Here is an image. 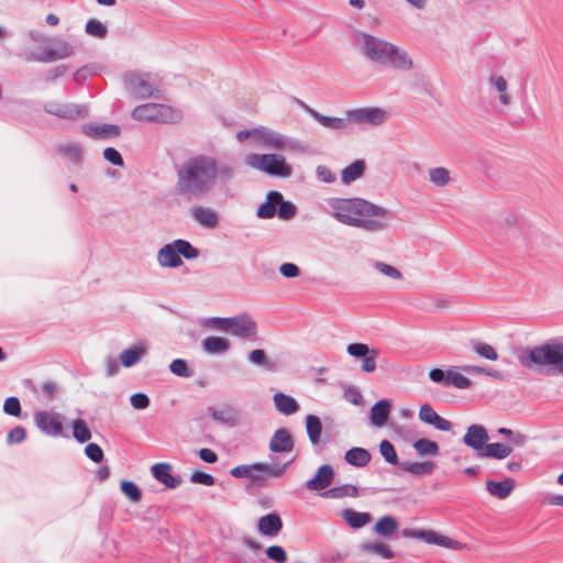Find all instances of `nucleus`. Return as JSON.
<instances>
[{
  "mask_svg": "<svg viewBox=\"0 0 563 563\" xmlns=\"http://www.w3.org/2000/svg\"><path fill=\"white\" fill-rule=\"evenodd\" d=\"M488 440L489 435L487 429L484 426L476 423L471 424L466 429V432L462 439L465 445L476 451L477 457L481 456V452H483V449H485Z\"/></svg>",
  "mask_w": 563,
  "mask_h": 563,
  "instance_id": "16",
  "label": "nucleus"
},
{
  "mask_svg": "<svg viewBox=\"0 0 563 563\" xmlns=\"http://www.w3.org/2000/svg\"><path fill=\"white\" fill-rule=\"evenodd\" d=\"M120 489L132 503H139L142 498V492L134 482L122 481Z\"/></svg>",
  "mask_w": 563,
  "mask_h": 563,
  "instance_id": "50",
  "label": "nucleus"
},
{
  "mask_svg": "<svg viewBox=\"0 0 563 563\" xmlns=\"http://www.w3.org/2000/svg\"><path fill=\"white\" fill-rule=\"evenodd\" d=\"M433 530H419V529H404L402 536L411 539H419L428 544H432L434 538Z\"/></svg>",
  "mask_w": 563,
  "mask_h": 563,
  "instance_id": "53",
  "label": "nucleus"
},
{
  "mask_svg": "<svg viewBox=\"0 0 563 563\" xmlns=\"http://www.w3.org/2000/svg\"><path fill=\"white\" fill-rule=\"evenodd\" d=\"M306 430L311 444L318 445L320 443V435L322 432V423L319 417L308 415L306 417Z\"/></svg>",
  "mask_w": 563,
  "mask_h": 563,
  "instance_id": "40",
  "label": "nucleus"
},
{
  "mask_svg": "<svg viewBox=\"0 0 563 563\" xmlns=\"http://www.w3.org/2000/svg\"><path fill=\"white\" fill-rule=\"evenodd\" d=\"M170 372L179 377L188 378L192 375V369L188 367V364L183 358L174 360L169 365Z\"/></svg>",
  "mask_w": 563,
  "mask_h": 563,
  "instance_id": "58",
  "label": "nucleus"
},
{
  "mask_svg": "<svg viewBox=\"0 0 563 563\" xmlns=\"http://www.w3.org/2000/svg\"><path fill=\"white\" fill-rule=\"evenodd\" d=\"M521 364L526 367L531 364L548 366L552 374L563 375V344L553 341L534 346L521 358Z\"/></svg>",
  "mask_w": 563,
  "mask_h": 563,
  "instance_id": "4",
  "label": "nucleus"
},
{
  "mask_svg": "<svg viewBox=\"0 0 563 563\" xmlns=\"http://www.w3.org/2000/svg\"><path fill=\"white\" fill-rule=\"evenodd\" d=\"M413 449L420 456H437L440 451L437 442L426 438L417 440L413 443Z\"/></svg>",
  "mask_w": 563,
  "mask_h": 563,
  "instance_id": "42",
  "label": "nucleus"
},
{
  "mask_svg": "<svg viewBox=\"0 0 563 563\" xmlns=\"http://www.w3.org/2000/svg\"><path fill=\"white\" fill-rule=\"evenodd\" d=\"M73 427V437L79 443H85L90 440L91 432L87 426V423L82 419H76L71 423Z\"/></svg>",
  "mask_w": 563,
  "mask_h": 563,
  "instance_id": "45",
  "label": "nucleus"
},
{
  "mask_svg": "<svg viewBox=\"0 0 563 563\" xmlns=\"http://www.w3.org/2000/svg\"><path fill=\"white\" fill-rule=\"evenodd\" d=\"M298 102L301 106V108L309 115H311L316 121H318L322 126H324L327 129H330L333 131H339V130L347 129L350 126L349 115H346V114L343 118L327 117V115L319 113L317 110L312 109L305 102H302V101H298Z\"/></svg>",
  "mask_w": 563,
  "mask_h": 563,
  "instance_id": "17",
  "label": "nucleus"
},
{
  "mask_svg": "<svg viewBox=\"0 0 563 563\" xmlns=\"http://www.w3.org/2000/svg\"><path fill=\"white\" fill-rule=\"evenodd\" d=\"M44 110L52 115L66 120H77L88 115V109L85 106L76 103H60L56 101L47 102Z\"/></svg>",
  "mask_w": 563,
  "mask_h": 563,
  "instance_id": "14",
  "label": "nucleus"
},
{
  "mask_svg": "<svg viewBox=\"0 0 563 563\" xmlns=\"http://www.w3.org/2000/svg\"><path fill=\"white\" fill-rule=\"evenodd\" d=\"M390 212L386 209V213L383 216H371L362 217L358 219L357 224L354 228L364 229L368 232H380L388 227V216Z\"/></svg>",
  "mask_w": 563,
  "mask_h": 563,
  "instance_id": "26",
  "label": "nucleus"
},
{
  "mask_svg": "<svg viewBox=\"0 0 563 563\" xmlns=\"http://www.w3.org/2000/svg\"><path fill=\"white\" fill-rule=\"evenodd\" d=\"M269 450L274 453H286L294 449V440L290 432L285 428L277 429L271 438Z\"/></svg>",
  "mask_w": 563,
  "mask_h": 563,
  "instance_id": "24",
  "label": "nucleus"
},
{
  "mask_svg": "<svg viewBox=\"0 0 563 563\" xmlns=\"http://www.w3.org/2000/svg\"><path fill=\"white\" fill-rule=\"evenodd\" d=\"M374 267L382 274L393 279H400L402 277L400 271L395 266L386 264L384 262H376Z\"/></svg>",
  "mask_w": 563,
  "mask_h": 563,
  "instance_id": "63",
  "label": "nucleus"
},
{
  "mask_svg": "<svg viewBox=\"0 0 563 563\" xmlns=\"http://www.w3.org/2000/svg\"><path fill=\"white\" fill-rule=\"evenodd\" d=\"M514 245L530 255L549 254L551 240L531 224L521 223L520 228L514 231Z\"/></svg>",
  "mask_w": 563,
  "mask_h": 563,
  "instance_id": "5",
  "label": "nucleus"
},
{
  "mask_svg": "<svg viewBox=\"0 0 563 563\" xmlns=\"http://www.w3.org/2000/svg\"><path fill=\"white\" fill-rule=\"evenodd\" d=\"M194 219L205 228L214 229L219 223V217L216 211L206 207H196L192 209Z\"/></svg>",
  "mask_w": 563,
  "mask_h": 563,
  "instance_id": "31",
  "label": "nucleus"
},
{
  "mask_svg": "<svg viewBox=\"0 0 563 563\" xmlns=\"http://www.w3.org/2000/svg\"><path fill=\"white\" fill-rule=\"evenodd\" d=\"M488 86L490 92L497 93L501 106L508 107L512 103V97L508 92L509 85L504 76L492 74L488 78Z\"/></svg>",
  "mask_w": 563,
  "mask_h": 563,
  "instance_id": "21",
  "label": "nucleus"
},
{
  "mask_svg": "<svg viewBox=\"0 0 563 563\" xmlns=\"http://www.w3.org/2000/svg\"><path fill=\"white\" fill-rule=\"evenodd\" d=\"M59 153L74 163H78L82 157V147L78 143L63 144L58 148Z\"/></svg>",
  "mask_w": 563,
  "mask_h": 563,
  "instance_id": "47",
  "label": "nucleus"
},
{
  "mask_svg": "<svg viewBox=\"0 0 563 563\" xmlns=\"http://www.w3.org/2000/svg\"><path fill=\"white\" fill-rule=\"evenodd\" d=\"M282 201V194L279 191H268L266 195V200L263 202L257 211L256 216L260 219H272L275 217L277 212V203Z\"/></svg>",
  "mask_w": 563,
  "mask_h": 563,
  "instance_id": "28",
  "label": "nucleus"
},
{
  "mask_svg": "<svg viewBox=\"0 0 563 563\" xmlns=\"http://www.w3.org/2000/svg\"><path fill=\"white\" fill-rule=\"evenodd\" d=\"M35 426L41 432L49 437L63 435V417L59 413L37 411L34 415Z\"/></svg>",
  "mask_w": 563,
  "mask_h": 563,
  "instance_id": "13",
  "label": "nucleus"
},
{
  "mask_svg": "<svg viewBox=\"0 0 563 563\" xmlns=\"http://www.w3.org/2000/svg\"><path fill=\"white\" fill-rule=\"evenodd\" d=\"M345 114L349 115L350 123L354 122L358 125L379 126L388 119L387 111L378 107L350 109Z\"/></svg>",
  "mask_w": 563,
  "mask_h": 563,
  "instance_id": "11",
  "label": "nucleus"
},
{
  "mask_svg": "<svg viewBox=\"0 0 563 563\" xmlns=\"http://www.w3.org/2000/svg\"><path fill=\"white\" fill-rule=\"evenodd\" d=\"M230 334L250 341L257 340V323L249 313L230 317Z\"/></svg>",
  "mask_w": 563,
  "mask_h": 563,
  "instance_id": "12",
  "label": "nucleus"
},
{
  "mask_svg": "<svg viewBox=\"0 0 563 563\" xmlns=\"http://www.w3.org/2000/svg\"><path fill=\"white\" fill-rule=\"evenodd\" d=\"M432 544H437V545H440V547H443L446 549H452V550H463L466 548V544H464L460 541L453 540L449 537L439 534L437 532H434V538H433Z\"/></svg>",
  "mask_w": 563,
  "mask_h": 563,
  "instance_id": "56",
  "label": "nucleus"
},
{
  "mask_svg": "<svg viewBox=\"0 0 563 563\" xmlns=\"http://www.w3.org/2000/svg\"><path fill=\"white\" fill-rule=\"evenodd\" d=\"M209 410H210L211 418L221 424L234 427L240 421L241 415H240L239 410H236L232 406H225L220 409L210 408Z\"/></svg>",
  "mask_w": 563,
  "mask_h": 563,
  "instance_id": "27",
  "label": "nucleus"
},
{
  "mask_svg": "<svg viewBox=\"0 0 563 563\" xmlns=\"http://www.w3.org/2000/svg\"><path fill=\"white\" fill-rule=\"evenodd\" d=\"M151 473L157 482L165 485L167 488L174 489L181 484L180 476L172 474V465L168 463L154 464L151 468Z\"/></svg>",
  "mask_w": 563,
  "mask_h": 563,
  "instance_id": "19",
  "label": "nucleus"
},
{
  "mask_svg": "<svg viewBox=\"0 0 563 563\" xmlns=\"http://www.w3.org/2000/svg\"><path fill=\"white\" fill-rule=\"evenodd\" d=\"M333 477L334 472L332 466L329 464L321 465L317 474L306 483V487L309 490H324L331 485Z\"/></svg>",
  "mask_w": 563,
  "mask_h": 563,
  "instance_id": "22",
  "label": "nucleus"
},
{
  "mask_svg": "<svg viewBox=\"0 0 563 563\" xmlns=\"http://www.w3.org/2000/svg\"><path fill=\"white\" fill-rule=\"evenodd\" d=\"M344 399L355 406H361L364 402L362 393L354 386L344 388Z\"/></svg>",
  "mask_w": 563,
  "mask_h": 563,
  "instance_id": "62",
  "label": "nucleus"
},
{
  "mask_svg": "<svg viewBox=\"0 0 563 563\" xmlns=\"http://www.w3.org/2000/svg\"><path fill=\"white\" fill-rule=\"evenodd\" d=\"M174 246L177 247L179 257L186 260H195L199 256V250L195 247L189 241L184 239H177L174 241Z\"/></svg>",
  "mask_w": 563,
  "mask_h": 563,
  "instance_id": "44",
  "label": "nucleus"
},
{
  "mask_svg": "<svg viewBox=\"0 0 563 563\" xmlns=\"http://www.w3.org/2000/svg\"><path fill=\"white\" fill-rule=\"evenodd\" d=\"M206 327L229 332V325H230V317L229 318H222V317H212L206 320L205 322Z\"/></svg>",
  "mask_w": 563,
  "mask_h": 563,
  "instance_id": "64",
  "label": "nucleus"
},
{
  "mask_svg": "<svg viewBox=\"0 0 563 563\" xmlns=\"http://www.w3.org/2000/svg\"><path fill=\"white\" fill-rule=\"evenodd\" d=\"M3 411L4 413L12 416V417H20L21 416V404L18 397L11 396L8 397L4 400L3 404Z\"/></svg>",
  "mask_w": 563,
  "mask_h": 563,
  "instance_id": "59",
  "label": "nucleus"
},
{
  "mask_svg": "<svg viewBox=\"0 0 563 563\" xmlns=\"http://www.w3.org/2000/svg\"><path fill=\"white\" fill-rule=\"evenodd\" d=\"M455 387L457 389H467L472 386L471 379L457 372L456 366L450 367L449 387Z\"/></svg>",
  "mask_w": 563,
  "mask_h": 563,
  "instance_id": "48",
  "label": "nucleus"
},
{
  "mask_svg": "<svg viewBox=\"0 0 563 563\" xmlns=\"http://www.w3.org/2000/svg\"><path fill=\"white\" fill-rule=\"evenodd\" d=\"M297 208L291 201L284 200L277 203V214L282 220H290L296 216Z\"/></svg>",
  "mask_w": 563,
  "mask_h": 563,
  "instance_id": "55",
  "label": "nucleus"
},
{
  "mask_svg": "<svg viewBox=\"0 0 563 563\" xmlns=\"http://www.w3.org/2000/svg\"><path fill=\"white\" fill-rule=\"evenodd\" d=\"M258 532L266 537H276L283 529V520L277 512H269L257 520Z\"/></svg>",
  "mask_w": 563,
  "mask_h": 563,
  "instance_id": "23",
  "label": "nucleus"
},
{
  "mask_svg": "<svg viewBox=\"0 0 563 563\" xmlns=\"http://www.w3.org/2000/svg\"><path fill=\"white\" fill-rule=\"evenodd\" d=\"M201 344L203 351L211 355L224 354L230 350V342L221 336H207Z\"/></svg>",
  "mask_w": 563,
  "mask_h": 563,
  "instance_id": "32",
  "label": "nucleus"
},
{
  "mask_svg": "<svg viewBox=\"0 0 563 563\" xmlns=\"http://www.w3.org/2000/svg\"><path fill=\"white\" fill-rule=\"evenodd\" d=\"M364 170H365L364 161L356 159L352 164H350L349 166H346L345 168L342 169L341 181L344 185H350L351 183H353L356 179H358L360 177H362V175L364 174Z\"/></svg>",
  "mask_w": 563,
  "mask_h": 563,
  "instance_id": "37",
  "label": "nucleus"
},
{
  "mask_svg": "<svg viewBox=\"0 0 563 563\" xmlns=\"http://www.w3.org/2000/svg\"><path fill=\"white\" fill-rule=\"evenodd\" d=\"M238 173L232 158L218 159L199 153L187 158L177 170V190L185 198L199 199L208 195L217 184L231 183Z\"/></svg>",
  "mask_w": 563,
  "mask_h": 563,
  "instance_id": "1",
  "label": "nucleus"
},
{
  "mask_svg": "<svg viewBox=\"0 0 563 563\" xmlns=\"http://www.w3.org/2000/svg\"><path fill=\"white\" fill-rule=\"evenodd\" d=\"M135 121L178 123L183 119V112L163 103H144L135 107L131 113Z\"/></svg>",
  "mask_w": 563,
  "mask_h": 563,
  "instance_id": "7",
  "label": "nucleus"
},
{
  "mask_svg": "<svg viewBox=\"0 0 563 563\" xmlns=\"http://www.w3.org/2000/svg\"><path fill=\"white\" fill-rule=\"evenodd\" d=\"M397 529L398 522L391 516L382 517L374 527L375 532L382 537H390Z\"/></svg>",
  "mask_w": 563,
  "mask_h": 563,
  "instance_id": "41",
  "label": "nucleus"
},
{
  "mask_svg": "<svg viewBox=\"0 0 563 563\" xmlns=\"http://www.w3.org/2000/svg\"><path fill=\"white\" fill-rule=\"evenodd\" d=\"M391 410V404L387 399L376 401L369 411L371 423L375 427H384L388 420Z\"/></svg>",
  "mask_w": 563,
  "mask_h": 563,
  "instance_id": "25",
  "label": "nucleus"
},
{
  "mask_svg": "<svg viewBox=\"0 0 563 563\" xmlns=\"http://www.w3.org/2000/svg\"><path fill=\"white\" fill-rule=\"evenodd\" d=\"M462 369L465 373H467V374L486 375V376H489V377H493V378H496V379H503L504 378L501 372H499L497 369L488 368V367L476 366V365H468V366H464Z\"/></svg>",
  "mask_w": 563,
  "mask_h": 563,
  "instance_id": "57",
  "label": "nucleus"
},
{
  "mask_svg": "<svg viewBox=\"0 0 563 563\" xmlns=\"http://www.w3.org/2000/svg\"><path fill=\"white\" fill-rule=\"evenodd\" d=\"M85 31L88 35L97 38H104L108 34L107 26L97 19L88 20L85 25Z\"/></svg>",
  "mask_w": 563,
  "mask_h": 563,
  "instance_id": "49",
  "label": "nucleus"
},
{
  "mask_svg": "<svg viewBox=\"0 0 563 563\" xmlns=\"http://www.w3.org/2000/svg\"><path fill=\"white\" fill-rule=\"evenodd\" d=\"M124 89L135 99L159 98L157 77L151 73L128 71L122 78Z\"/></svg>",
  "mask_w": 563,
  "mask_h": 563,
  "instance_id": "6",
  "label": "nucleus"
},
{
  "mask_svg": "<svg viewBox=\"0 0 563 563\" xmlns=\"http://www.w3.org/2000/svg\"><path fill=\"white\" fill-rule=\"evenodd\" d=\"M268 559L277 563H285L287 561V553L280 545H271L265 551Z\"/></svg>",
  "mask_w": 563,
  "mask_h": 563,
  "instance_id": "61",
  "label": "nucleus"
},
{
  "mask_svg": "<svg viewBox=\"0 0 563 563\" xmlns=\"http://www.w3.org/2000/svg\"><path fill=\"white\" fill-rule=\"evenodd\" d=\"M379 452L384 460L391 464L397 465L399 464L398 455L396 453L394 444L388 440H383L379 444Z\"/></svg>",
  "mask_w": 563,
  "mask_h": 563,
  "instance_id": "51",
  "label": "nucleus"
},
{
  "mask_svg": "<svg viewBox=\"0 0 563 563\" xmlns=\"http://www.w3.org/2000/svg\"><path fill=\"white\" fill-rule=\"evenodd\" d=\"M429 178L430 181L438 187H443L451 181L450 172L444 167L430 168Z\"/></svg>",
  "mask_w": 563,
  "mask_h": 563,
  "instance_id": "46",
  "label": "nucleus"
},
{
  "mask_svg": "<svg viewBox=\"0 0 563 563\" xmlns=\"http://www.w3.org/2000/svg\"><path fill=\"white\" fill-rule=\"evenodd\" d=\"M82 132L96 140H109L118 137L121 133V128L117 124H98V123H86L81 126Z\"/></svg>",
  "mask_w": 563,
  "mask_h": 563,
  "instance_id": "18",
  "label": "nucleus"
},
{
  "mask_svg": "<svg viewBox=\"0 0 563 563\" xmlns=\"http://www.w3.org/2000/svg\"><path fill=\"white\" fill-rule=\"evenodd\" d=\"M330 214L340 223L355 227L362 217L383 216L386 209L362 198H329Z\"/></svg>",
  "mask_w": 563,
  "mask_h": 563,
  "instance_id": "3",
  "label": "nucleus"
},
{
  "mask_svg": "<svg viewBox=\"0 0 563 563\" xmlns=\"http://www.w3.org/2000/svg\"><path fill=\"white\" fill-rule=\"evenodd\" d=\"M400 467L412 474V475H418V476H422V475H429L431 474L437 465L434 462L432 461H424V462H402L400 463Z\"/></svg>",
  "mask_w": 563,
  "mask_h": 563,
  "instance_id": "38",
  "label": "nucleus"
},
{
  "mask_svg": "<svg viewBox=\"0 0 563 563\" xmlns=\"http://www.w3.org/2000/svg\"><path fill=\"white\" fill-rule=\"evenodd\" d=\"M341 517L353 529H360L372 520L371 514L358 512L353 509H343Z\"/></svg>",
  "mask_w": 563,
  "mask_h": 563,
  "instance_id": "34",
  "label": "nucleus"
},
{
  "mask_svg": "<svg viewBox=\"0 0 563 563\" xmlns=\"http://www.w3.org/2000/svg\"><path fill=\"white\" fill-rule=\"evenodd\" d=\"M273 401L276 410L285 416L294 415L299 410L298 401L294 397L282 391H278L273 396Z\"/></svg>",
  "mask_w": 563,
  "mask_h": 563,
  "instance_id": "30",
  "label": "nucleus"
},
{
  "mask_svg": "<svg viewBox=\"0 0 563 563\" xmlns=\"http://www.w3.org/2000/svg\"><path fill=\"white\" fill-rule=\"evenodd\" d=\"M290 462L283 465H269L266 463L242 464L233 467L230 474L235 478H249L254 483H260L265 478L280 477Z\"/></svg>",
  "mask_w": 563,
  "mask_h": 563,
  "instance_id": "10",
  "label": "nucleus"
},
{
  "mask_svg": "<svg viewBox=\"0 0 563 563\" xmlns=\"http://www.w3.org/2000/svg\"><path fill=\"white\" fill-rule=\"evenodd\" d=\"M345 461L353 466L364 467L371 462V453L364 448H352L345 452Z\"/></svg>",
  "mask_w": 563,
  "mask_h": 563,
  "instance_id": "35",
  "label": "nucleus"
},
{
  "mask_svg": "<svg viewBox=\"0 0 563 563\" xmlns=\"http://www.w3.org/2000/svg\"><path fill=\"white\" fill-rule=\"evenodd\" d=\"M521 223H528L525 219H522L518 213L509 211L506 212L503 217V224L508 229V238L514 244V231L518 230Z\"/></svg>",
  "mask_w": 563,
  "mask_h": 563,
  "instance_id": "43",
  "label": "nucleus"
},
{
  "mask_svg": "<svg viewBox=\"0 0 563 563\" xmlns=\"http://www.w3.org/2000/svg\"><path fill=\"white\" fill-rule=\"evenodd\" d=\"M429 378L443 387H449L450 368L446 371L442 368H433L429 372Z\"/></svg>",
  "mask_w": 563,
  "mask_h": 563,
  "instance_id": "60",
  "label": "nucleus"
},
{
  "mask_svg": "<svg viewBox=\"0 0 563 563\" xmlns=\"http://www.w3.org/2000/svg\"><path fill=\"white\" fill-rule=\"evenodd\" d=\"M514 451V448L509 444L495 442V443H488L485 445V449H483V452H481L479 457H492L497 460H504L508 457Z\"/></svg>",
  "mask_w": 563,
  "mask_h": 563,
  "instance_id": "33",
  "label": "nucleus"
},
{
  "mask_svg": "<svg viewBox=\"0 0 563 563\" xmlns=\"http://www.w3.org/2000/svg\"><path fill=\"white\" fill-rule=\"evenodd\" d=\"M363 549L366 552L379 555L384 559H391L394 556V552L390 548L383 542L366 543L363 545Z\"/></svg>",
  "mask_w": 563,
  "mask_h": 563,
  "instance_id": "52",
  "label": "nucleus"
},
{
  "mask_svg": "<svg viewBox=\"0 0 563 563\" xmlns=\"http://www.w3.org/2000/svg\"><path fill=\"white\" fill-rule=\"evenodd\" d=\"M516 483L512 478L507 477L501 482L487 481L486 489L488 493L499 499H506L514 492Z\"/></svg>",
  "mask_w": 563,
  "mask_h": 563,
  "instance_id": "29",
  "label": "nucleus"
},
{
  "mask_svg": "<svg viewBox=\"0 0 563 563\" xmlns=\"http://www.w3.org/2000/svg\"><path fill=\"white\" fill-rule=\"evenodd\" d=\"M254 140L265 148L290 152L305 151V146L299 140L265 126L254 129Z\"/></svg>",
  "mask_w": 563,
  "mask_h": 563,
  "instance_id": "9",
  "label": "nucleus"
},
{
  "mask_svg": "<svg viewBox=\"0 0 563 563\" xmlns=\"http://www.w3.org/2000/svg\"><path fill=\"white\" fill-rule=\"evenodd\" d=\"M355 41L361 53L373 63L399 71H409L413 68L410 55L384 38L360 32L356 34Z\"/></svg>",
  "mask_w": 563,
  "mask_h": 563,
  "instance_id": "2",
  "label": "nucleus"
},
{
  "mask_svg": "<svg viewBox=\"0 0 563 563\" xmlns=\"http://www.w3.org/2000/svg\"><path fill=\"white\" fill-rule=\"evenodd\" d=\"M145 353L146 346L144 344H136L124 350L120 355V361L124 367H132L141 361Z\"/></svg>",
  "mask_w": 563,
  "mask_h": 563,
  "instance_id": "36",
  "label": "nucleus"
},
{
  "mask_svg": "<svg viewBox=\"0 0 563 563\" xmlns=\"http://www.w3.org/2000/svg\"><path fill=\"white\" fill-rule=\"evenodd\" d=\"M322 497L331 498V499H341L344 497H357L358 488L352 484H344L341 486L332 487L330 489L324 490L321 494Z\"/></svg>",
  "mask_w": 563,
  "mask_h": 563,
  "instance_id": "39",
  "label": "nucleus"
},
{
  "mask_svg": "<svg viewBox=\"0 0 563 563\" xmlns=\"http://www.w3.org/2000/svg\"><path fill=\"white\" fill-rule=\"evenodd\" d=\"M245 164L252 168L264 172L269 176L282 178L290 177L291 167L286 163V158L278 154H247Z\"/></svg>",
  "mask_w": 563,
  "mask_h": 563,
  "instance_id": "8",
  "label": "nucleus"
},
{
  "mask_svg": "<svg viewBox=\"0 0 563 563\" xmlns=\"http://www.w3.org/2000/svg\"><path fill=\"white\" fill-rule=\"evenodd\" d=\"M349 355L362 360V371L365 373H373L376 369V358L378 351L371 349L365 343H351L346 347Z\"/></svg>",
  "mask_w": 563,
  "mask_h": 563,
  "instance_id": "15",
  "label": "nucleus"
},
{
  "mask_svg": "<svg viewBox=\"0 0 563 563\" xmlns=\"http://www.w3.org/2000/svg\"><path fill=\"white\" fill-rule=\"evenodd\" d=\"M157 263L164 268H177L183 265V260L178 255L174 241L163 245L156 255Z\"/></svg>",
  "mask_w": 563,
  "mask_h": 563,
  "instance_id": "20",
  "label": "nucleus"
},
{
  "mask_svg": "<svg viewBox=\"0 0 563 563\" xmlns=\"http://www.w3.org/2000/svg\"><path fill=\"white\" fill-rule=\"evenodd\" d=\"M473 350L485 360L496 361L498 358L497 351L488 343L476 342L473 344Z\"/></svg>",
  "mask_w": 563,
  "mask_h": 563,
  "instance_id": "54",
  "label": "nucleus"
}]
</instances>
